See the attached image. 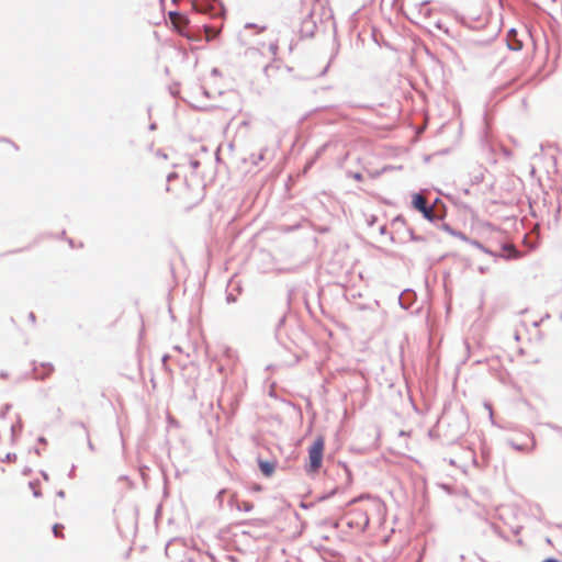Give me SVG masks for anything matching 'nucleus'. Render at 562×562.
Masks as SVG:
<instances>
[{
	"instance_id": "f03ea898",
	"label": "nucleus",
	"mask_w": 562,
	"mask_h": 562,
	"mask_svg": "<svg viewBox=\"0 0 562 562\" xmlns=\"http://www.w3.org/2000/svg\"><path fill=\"white\" fill-rule=\"evenodd\" d=\"M308 457L307 462L305 463V472L308 475H316L322 465H323V458L325 452V438L323 436H318L315 438L313 443L308 447Z\"/></svg>"
},
{
	"instance_id": "1a4fd4ad",
	"label": "nucleus",
	"mask_w": 562,
	"mask_h": 562,
	"mask_svg": "<svg viewBox=\"0 0 562 562\" xmlns=\"http://www.w3.org/2000/svg\"><path fill=\"white\" fill-rule=\"evenodd\" d=\"M0 147L4 151H12V150H16L18 149L14 144H12L11 142H9L7 139L0 140Z\"/></svg>"
},
{
	"instance_id": "9b49d317",
	"label": "nucleus",
	"mask_w": 562,
	"mask_h": 562,
	"mask_svg": "<svg viewBox=\"0 0 562 562\" xmlns=\"http://www.w3.org/2000/svg\"><path fill=\"white\" fill-rule=\"evenodd\" d=\"M204 31H205V36H206L207 41L214 38L218 34V31H216L215 29H213L211 26H205Z\"/></svg>"
},
{
	"instance_id": "39448f33",
	"label": "nucleus",
	"mask_w": 562,
	"mask_h": 562,
	"mask_svg": "<svg viewBox=\"0 0 562 562\" xmlns=\"http://www.w3.org/2000/svg\"><path fill=\"white\" fill-rule=\"evenodd\" d=\"M413 205L416 210L420 211L424 216L428 220L434 217V209L427 206V200L422 194H415L413 196Z\"/></svg>"
},
{
	"instance_id": "7ed1b4c3",
	"label": "nucleus",
	"mask_w": 562,
	"mask_h": 562,
	"mask_svg": "<svg viewBox=\"0 0 562 562\" xmlns=\"http://www.w3.org/2000/svg\"><path fill=\"white\" fill-rule=\"evenodd\" d=\"M408 14L413 22L420 23L431 15L430 1L413 2L408 5Z\"/></svg>"
},
{
	"instance_id": "0eeeda50",
	"label": "nucleus",
	"mask_w": 562,
	"mask_h": 562,
	"mask_svg": "<svg viewBox=\"0 0 562 562\" xmlns=\"http://www.w3.org/2000/svg\"><path fill=\"white\" fill-rule=\"evenodd\" d=\"M41 368L43 369L42 372H40L37 367L34 369L36 378L44 379L53 372V367L50 364H41Z\"/></svg>"
},
{
	"instance_id": "423d86ee",
	"label": "nucleus",
	"mask_w": 562,
	"mask_h": 562,
	"mask_svg": "<svg viewBox=\"0 0 562 562\" xmlns=\"http://www.w3.org/2000/svg\"><path fill=\"white\" fill-rule=\"evenodd\" d=\"M258 465L265 476H271L276 470V463L267 460H259Z\"/></svg>"
},
{
	"instance_id": "ddd939ff",
	"label": "nucleus",
	"mask_w": 562,
	"mask_h": 562,
	"mask_svg": "<svg viewBox=\"0 0 562 562\" xmlns=\"http://www.w3.org/2000/svg\"><path fill=\"white\" fill-rule=\"evenodd\" d=\"M27 316L32 323H35L36 317L33 312H30Z\"/></svg>"
},
{
	"instance_id": "4468645a",
	"label": "nucleus",
	"mask_w": 562,
	"mask_h": 562,
	"mask_svg": "<svg viewBox=\"0 0 562 562\" xmlns=\"http://www.w3.org/2000/svg\"><path fill=\"white\" fill-rule=\"evenodd\" d=\"M542 562H560V561H558L557 559H553V558H548V559L543 560Z\"/></svg>"
},
{
	"instance_id": "9d476101",
	"label": "nucleus",
	"mask_w": 562,
	"mask_h": 562,
	"mask_svg": "<svg viewBox=\"0 0 562 562\" xmlns=\"http://www.w3.org/2000/svg\"><path fill=\"white\" fill-rule=\"evenodd\" d=\"M238 510L250 512L254 508V504L247 501L237 503Z\"/></svg>"
},
{
	"instance_id": "f257e3e1",
	"label": "nucleus",
	"mask_w": 562,
	"mask_h": 562,
	"mask_svg": "<svg viewBox=\"0 0 562 562\" xmlns=\"http://www.w3.org/2000/svg\"><path fill=\"white\" fill-rule=\"evenodd\" d=\"M350 509L346 518L350 528L363 531L370 522V513L378 507L376 502L370 496L360 497L350 502Z\"/></svg>"
},
{
	"instance_id": "6e6552de",
	"label": "nucleus",
	"mask_w": 562,
	"mask_h": 562,
	"mask_svg": "<svg viewBox=\"0 0 562 562\" xmlns=\"http://www.w3.org/2000/svg\"><path fill=\"white\" fill-rule=\"evenodd\" d=\"M536 446H537L536 439L533 436H531L530 442L528 445H525L524 447L515 446V448L518 450L532 451V450H535Z\"/></svg>"
},
{
	"instance_id": "20e7f679",
	"label": "nucleus",
	"mask_w": 562,
	"mask_h": 562,
	"mask_svg": "<svg viewBox=\"0 0 562 562\" xmlns=\"http://www.w3.org/2000/svg\"><path fill=\"white\" fill-rule=\"evenodd\" d=\"M169 20L175 30H177V32H179L180 34L184 35V30L189 24V19L180 12L171 11L169 12Z\"/></svg>"
},
{
	"instance_id": "f8f14e48",
	"label": "nucleus",
	"mask_w": 562,
	"mask_h": 562,
	"mask_svg": "<svg viewBox=\"0 0 562 562\" xmlns=\"http://www.w3.org/2000/svg\"><path fill=\"white\" fill-rule=\"evenodd\" d=\"M63 529H64L63 525H59V524L54 525V527H53L54 536L56 538H64Z\"/></svg>"
}]
</instances>
